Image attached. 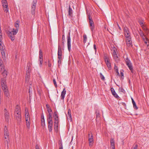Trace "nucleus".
<instances>
[{"instance_id":"f257e3e1","label":"nucleus","mask_w":149,"mask_h":149,"mask_svg":"<svg viewBox=\"0 0 149 149\" xmlns=\"http://www.w3.org/2000/svg\"><path fill=\"white\" fill-rule=\"evenodd\" d=\"M4 138L5 139H7L5 141V144L7 145L8 148V142L9 140V132L8 131V128L6 126L4 127Z\"/></svg>"},{"instance_id":"f03ea898","label":"nucleus","mask_w":149,"mask_h":149,"mask_svg":"<svg viewBox=\"0 0 149 149\" xmlns=\"http://www.w3.org/2000/svg\"><path fill=\"white\" fill-rule=\"evenodd\" d=\"M113 52L112 55L113 59L116 62V63H119L120 61V56L118 55V52L117 49L115 47L113 48Z\"/></svg>"},{"instance_id":"7ed1b4c3","label":"nucleus","mask_w":149,"mask_h":149,"mask_svg":"<svg viewBox=\"0 0 149 149\" xmlns=\"http://www.w3.org/2000/svg\"><path fill=\"white\" fill-rule=\"evenodd\" d=\"M18 31V29H13L11 31H8L7 33L10 38L12 41H13L15 39V35H16Z\"/></svg>"},{"instance_id":"20e7f679","label":"nucleus","mask_w":149,"mask_h":149,"mask_svg":"<svg viewBox=\"0 0 149 149\" xmlns=\"http://www.w3.org/2000/svg\"><path fill=\"white\" fill-rule=\"evenodd\" d=\"M32 67L31 66H27L26 71L25 77V81L26 83L29 82L30 77V72Z\"/></svg>"},{"instance_id":"39448f33","label":"nucleus","mask_w":149,"mask_h":149,"mask_svg":"<svg viewBox=\"0 0 149 149\" xmlns=\"http://www.w3.org/2000/svg\"><path fill=\"white\" fill-rule=\"evenodd\" d=\"M1 3L4 11L6 13L8 12L9 11V8L7 0H2Z\"/></svg>"},{"instance_id":"423d86ee","label":"nucleus","mask_w":149,"mask_h":149,"mask_svg":"<svg viewBox=\"0 0 149 149\" xmlns=\"http://www.w3.org/2000/svg\"><path fill=\"white\" fill-rule=\"evenodd\" d=\"M37 3V0H33L31 5V12L32 15H34L35 13L36 6Z\"/></svg>"},{"instance_id":"0eeeda50","label":"nucleus","mask_w":149,"mask_h":149,"mask_svg":"<svg viewBox=\"0 0 149 149\" xmlns=\"http://www.w3.org/2000/svg\"><path fill=\"white\" fill-rule=\"evenodd\" d=\"M67 46L68 50L70 52L71 50V38L70 36V33H69L68 36L67 37Z\"/></svg>"},{"instance_id":"6e6552de","label":"nucleus","mask_w":149,"mask_h":149,"mask_svg":"<svg viewBox=\"0 0 149 149\" xmlns=\"http://www.w3.org/2000/svg\"><path fill=\"white\" fill-rule=\"evenodd\" d=\"M39 61L40 62L39 64L41 65L42 64V63L43 61V60L42 51L41 49H40L39 50Z\"/></svg>"},{"instance_id":"1a4fd4ad","label":"nucleus","mask_w":149,"mask_h":149,"mask_svg":"<svg viewBox=\"0 0 149 149\" xmlns=\"http://www.w3.org/2000/svg\"><path fill=\"white\" fill-rule=\"evenodd\" d=\"M104 61L107 65H111L110 57L107 55H104Z\"/></svg>"},{"instance_id":"9d476101","label":"nucleus","mask_w":149,"mask_h":149,"mask_svg":"<svg viewBox=\"0 0 149 149\" xmlns=\"http://www.w3.org/2000/svg\"><path fill=\"white\" fill-rule=\"evenodd\" d=\"M125 41L126 44L128 47H130L132 45L131 38L125 39Z\"/></svg>"},{"instance_id":"9b49d317","label":"nucleus","mask_w":149,"mask_h":149,"mask_svg":"<svg viewBox=\"0 0 149 149\" xmlns=\"http://www.w3.org/2000/svg\"><path fill=\"white\" fill-rule=\"evenodd\" d=\"M0 50L3 57V56H4L5 55L6 50L4 47L2 45H0Z\"/></svg>"},{"instance_id":"f8f14e48","label":"nucleus","mask_w":149,"mask_h":149,"mask_svg":"<svg viewBox=\"0 0 149 149\" xmlns=\"http://www.w3.org/2000/svg\"><path fill=\"white\" fill-rule=\"evenodd\" d=\"M111 93L115 97L117 98V99H119L120 98L119 96L116 93L113 87L111 88Z\"/></svg>"},{"instance_id":"ddd939ff","label":"nucleus","mask_w":149,"mask_h":149,"mask_svg":"<svg viewBox=\"0 0 149 149\" xmlns=\"http://www.w3.org/2000/svg\"><path fill=\"white\" fill-rule=\"evenodd\" d=\"M68 116L67 117L68 119L69 120L70 122L72 121V119L71 115V111L70 109H68Z\"/></svg>"},{"instance_id":"4468645a","label":"nucleus","mask_w":149,"mask_h":149,"mask_svg":"<svg viewBox=\"0 0 149 149\" xmlns=\"http://www.w3.org/2000/svg\"><path fill=\"white\" fill-rule=\"evenodd\" d=\"M15 117L16 120L17 122L19 123L21 121V115H15Z\"/></svg>"},{"instance_id":"2eb2a0df","label":"nucleus","mask_w":149,"mask_h":149,"mask_svg":"<svg viewBox=\"0 0 149 149\" xmlns=\"http://www.w3.org/2000/svg\"><path fill=\"white\" fill-rule=\"evenodd\" d=\"M66 91L65 90V88H63V91L62 92L61 95V99L63 100H64L65 96V95L66 94Z\"/></svg>"},{"instance_id":"dca6fc26","label":"nucleus","mask_w":149,"mask_h":149,"mask_svg":"<svg viewBox=\"0 0 149 149\" xmlns=\"http://www.w3.org/2000/svg\"><path fill=\"white\" fill-rule=\"evenodd\" d=\"M58 58H61L62 51L61 48L58 45Z\"/></svg>"},{"instance_id":"f3484780","label":"nucleus","mask_w":149,"mask_h":149,"mask_svg":"<svg viewBox=\"0 0 149 149\" xmlns=\"http://www.w3.org/2000/svg\"><path fill=\"white\" fill-rule=\"evenodd\" d=\"M125 35L127 34H131L128 28L127 27H124L123 29Z\"/></svg>"},{"instance_id":"a211bd4d","label":"nucleus","mask_w":149,"mask_h":149,"mask_svg":"<svg viewBox=\"0 0 149 149\" xmlns=\"http://www.w3.org/2000/svg\"><path fill=\"white\" fill-rule=\"evenodd\" d=\"M4 116L6 119V121L8 123L9 122V113L8 112H6L4 113Z\"/></svg>"},{"instance_id":"6ab92c4d","label":"nucleus","mask_w":149,"mask_h":149,"mask_svg":"<svg viewBox=\"0 0 149 149\" xmlns=\"http://www.w3.org/2000/svg\"><path fill=\"white\" fill-rule=\"evenodd\" d=\"M88 20L90 26L94 25V22L92 20V17L90 16V15H88Z\"/></svg>"},{"instance_id":"aec40b11","label":"nucleus","mask_w":149,"mask_h":149,"mask_svg":"<svg viewBox=\"0 0 149 149\" xmlns=\"http://www.w3.org/2000/svg\"><path fill=\"white\" fill-rule=\"evenodd\" d=\"M125 60L127 65H131V61L126 56L125 58Z\"/></svg>"},{"instance_id":"412c9836","label":"nucleus","mask_w":149,"mask_h":149,"mask_svg":"<svg viewBox=\"0 0 149 149\" xmlns=\"http://www.w3.org/2000/svg\"><path fill=\"white\" fill-rule=\"evenodd\" d=\"M1 85L6 84V79L5 78H2L1 79Z\"/></svg>"},{"instance_id":"4be33fe9","label":"nucleus","mask_w":149,"mask_h":149,"mask_svg":"<svg viewBox=\"0 0 149 149\" xmlns=\"http://www.w3.org/2000/svg\"><path fill=\"white\" fill-rule=\"evenodd\" d=\"M65 42V38L64 35H63L62 37L61 45L62 46H64Z\"/></svg>"},{"instance_id":"5701e85b","label":"nucleus","mask_w":149,"mask_h":149,"mask_svg":"<svg viewBox=\"0 0 149 149\" xmlns=\"http://www.w3.org/2000/svg\"><path fill=\"white\" fill-rule=\"evenodd\" d=\"M139 34L140 36L142 38H143L144 37H146V35H144L143 32L142 31L141 29H139Z\"/></svg>"},{"instance_id":"b1692460","label":"nucleus","mask_w":149,"mask_h":149,"mask_svg":"<svg viewBox=\"0 0 149 149\" xmlns=\"http://www.w3.org/2000/svg\"><path fill=\"white\" fill-rule=\"evenodd\" d=\"M3 92L5 96L9 98L10 96V94L8 90L4 91Z\"/></svg>"},{"instance_id":"393cba45","label":"nucleus","mask_w":149,"mask_h":149,"mask_svg":"<svg viewBox=\"0 0 149 149\" xmlns=\"http://www.w3.org/2000/svg\"><path fill=\"white\" fill-rule=\"evenodd\" d=\"M19 21H17L15 23V26L16 28L15 29H18V30H19Z\"/></svg>"},{"instance_id":"a878e982","label":"nucleus","mask_w":149,"mask_h":149,"mask_svg":"<svg viewBox=\"0 0 149 149\" xmlns=\"http://www.w3.org/2000/svg\"><path fill=\"white\" fill-rule=\"evenodd\" d=\"M142 39L144 41L146 45H147V46H148L149 45L147 44V43H149L148 42L149 41L148 40V38H147L146 37L142 38Z\"/></svg>"},{"instance_id":"bb28decb","label":"nucleus","mask_w":149,"mask_h":149,"mask_svg":"<svg viewBox=\"0 0 149 149\" xmlns=\"http://www.w3.org/2000/svg\"><path fill=\"white\" fill-rule=\"evenodd\" d=\"M132 103L133 105L134 108L136 109H138V108L136 106V104L135 102H134V100L133 98H132Z\"/></svg>"},{"instance_id":"cd10ccee","label":"nucleus","mask_w":149,"mask_h":149,"mask_svg":"<svg viewBox=\"0 0 149 149\" xmlns=\"http://www.w3.org/2000/svg\"><path fill=\"white\" fill-rule=\"evenodd\" d=\"M1 86L2 87V88L3 91L8 90V87L6 84L3 85H1Z\"/></svg>"},{"instance_id":"c85d7f7f","label":"nucleus","mask_w":149,"mask_h":149,"mask_svg":"<svg viewBox=\"0 0 149 149\" xmlns=\"http://www.w3.org/2000/svg\"><path fill=\"white\" fill-rule=\"evenodd\" d=\"M72 14V10L70 6H69L68 9V14L69 15L71 16Z\"/></svg>"},{"instance_id":"c756f323","label":"nucleus","mask_w":149,"mask_h":149,"mask_svg":"<svg viewBox=\"0 0 149 149\" xmlns=\"http://www.w3.org/2000/svg\"><path fill=\"white\" fill-rule=\"evenodd\" d=\"M111 146H115V142L113 139L112 138L110 140Z\"/></svg>"},{"instance_id":"7c9ffc66","label":"nucleus","mask_w":149,"mask_h":149,"mask_svg":"<svg viewBox=\"0 0 149 149\" xmlns=\"http://www.w3.org/2000/svg\"><path fill=\"white\" fill-rule=\"evenodd\" d=\"M88 141L89 145L91 146H92L93 143V139H88Z\"/></svg>"},{"instance_id":"2f4dec72","label":"nucleus","mask_w":149,"mask_h":149,"mask_svg":"<svg viewBox=\"0 0 149 149\" xmlns=\"http://www.w3.org/2000/svg\"><path fill=\"white\" fill-rule=\"evenodd\" d=\"M26 122L27 128L29 130L30 126V121H26Z\"/></svg>"},{"instance_id":"473e14b6","label":"nucleus","mask_w":149,"mask_h":149,"mask_svg":"<svg viewBox=\"0 0 149 149\" xmlns=\"http://www.w3.org/2000/svg\"><path fill=\"white\" fill-rule=\"evenodd\" d=\"M46 107L47 109V111L48 113H50L52 112V110L50 108H49L48 104H47L46 105Z\"/></svg>"},{"instance_id":"72a5a7b5","label":"nucleus","mask_w":149,"mask_h":149,"mask_svg":"<svg viewBox=\"0 0 149 149\" xmlns=\"http://www.w3.org/2000/svg\"><path fill=\"white\" fill-rule=\"evenodd\" d=\"M114 69L115 70V71L116 72L117 74V76H120V74L119 73V72H118V67H117V66H115Z\"/></svg>"},{"instance_id":"f704fd0d","label":"nucleus","mask_w":149,"mask_h":149,"mask_svg":"<svg viewBox=\"0 0 149 149\" xmlns=\"http://www.w3.org/2000/svg\"><path fill=\"white\" fill-rule=\"evenodd\" d=\"M142 28L143 30L146 32V33L148 34L149 33V31L148 29L144 26H142Z\"/></svg>"},{"instance_id":"c9c22d12","label":"nucleus","mask_w":149,"mask_h":149,"mask_svg":"<svg viewBox=\"0 0 149 149\" xmlns=\"http://www.w3.org/2000/svg\"><path fill=\"white\" fill-rule=\"evenodd\" d=\"M53 125H48V128L49 129V131L50 132H52V130Z\"/></svg>"},{"instance_id":"e433bc0d","label":"nucleus","mask_w":149,"mask_h":149,"mask_svg":"<svg viewBox=\"0 0 149 149\" xmlns=\"http://www.w3.org/2000/svg\"><path fill=\"white\" fill-rule=\"evenodd\" d=\"M124 71L123 70H121L120 71V76L121 77V79H123L124 78V74H123Z\"/></svg>"},{"instance_id":"4c0bfd02","label":"nucleus","mask_w":149,"mask_h":149,"mask_svg":"<svg viewBox=\"0 0 149 149\" xmlns=\"http://www.w3.org/2000/svg\"><path fill=\"white\" fill-rule=\"evenodd\" d=\"M15 111H21L20 108V107L18 105H17L15 109Z\"/></svg>"},{"instance_id":"58836bf2","label":"nucleus","mask_w":149,"mask_h":149,"mask_svg":"<svg viewBox=\"0 0 149 149\" xmlns=\"http://www.w3.org/2000/svg\"><path fill=\"white\" fill-rule=\"evenodd\" d=\"M84 37V40H83V42L84 43H85L86 42L87 40V38L86 35L84 34L83 36Z\"/></svg>"},{"instance_id":"ea45409f","label":"nucleus","mask_w":149,"mask_h":149,"mask_svg":"<svg viewBox=\"0 0 149 149\" xmlns=\"http://www.w3.org/2000/svg\"><path fill=\"white\" fill-rule=\"evenodd\" d=\"M25 118L26 121H30V118L29 115H27L26 116H25Z\"/></svg>"},{"instance_id":"a19ab883","label":"nucleus","mask_w":149,"mask_h":149,"mask_svg":"<svg viewBox=\"0 0 149 149\" xmlns=\"http://www.w3.org/2000/svg\"><path fill=\"white\" fill-rule=\"evenodd\" d=\"M90 134H91V136H90V134H88V139H93V135L92 134V133L91 132H90Z\"/></svg>"},{"instance_id":"79ce46f5","label":"nucleus","mask_w":149,"mask_h":149,"mask_svg":"<svg viewBox=\"0 0 149 149\" xmlns=\"http://www.w3.org/2000/svg\"><path fill=\"white\" fill-rule=\"evenodd\" d=\"M41 122H45V120L44 118V116H43V114L42 113V115L41 116Z\"/></svg>"},{"instance_id":"37998d69","label":"nucleus","mask_w":149,"mask_h":149,"mask_svg":"<svg viewBox=\"0 0 149 149\" xmlns=\"http://www.w3.org/2000/svg\"><path fill=\"white\" fill-rule=\"evenodd\" d=\"M128 66L129 69L131 70L132 73H134V70L132 66Z\"/></svg>"},{"instance_id":"c03bdc74","label":"nucleus","mask_w":149,"mask_h":149,"mask_svg":"<svg viewBox=\"0 0 149 149\" xmlns=\"http://www.w3.org/2000/svg\"><path fill=\"white\" fill-rule=\"evenodd\" d=\"M125 39H128L131 38V34H127V35H125Z\"/></svg>"},{"instance_id":"a18cd8bd","label":"nucleus","mask_w":149,"mask_h":149,"mask_svg":"<svg viewBox=\"0 0 149 149\" xmlns=\"http://www.w3.org/2000/svg\"><path fill=\"white\" fill-rule=\"evenodd\" d=\"M21 112L20 111H15V115H21Z\"/></svg>"},{"instance_id":"49530a36","label":"nucleus","mask_w":149,"mask_h":149,"mask_svg":"<svg viewBox=\"0 0 149 149\" xmlns=\"http://www.w3.org/2000/svg\"><path fill=\"white\" fill-rule=\"evenodd\" d=\"M100 75L101 79L102 80H104L105 78L104 76L102 75V74L100 73Z\"/></svg>"},{"instance_id":"de8ad7c7","label":"nucleus","mask_w":149,"mask_h":149,"mask_svg":"<svg viewBox=\"0 0 149 149\" xmlns=\"http://www.w3.org/2000/svg\"><path fill=\"white\" fill-rule=\"evenodd\" d=\"M58 125H54V129L55 131L58 130Z\"/></svg>"},{"instance_id":"09e8293b","label":"nucleus","mask_w":149,"mask_h":149,"mask_svg":"<svg viewBox=\"0 0 149 149\" xmlns=\"http://www.w3.org/2000/svg\"><path fill=\"white\" fill-rule=\"evenodd\" d=\"M27 115H29V113L28 110L27 109H26L25 108V116H26Z\"/></svg>"},{"instance_id":"8fccbe9b","label":"nucleus","mask_w":149,"mask_h":149,"mask_svg":"<svg viewBox=\"0 0 149 149\" xmlns=\"http://www.w3.org/2000/svg\"><path fill=\"white\" fill-rule=\"evenodd\" d=\"M53 83H54V84L55 85V87L56 88L57 87V85L56 84V81L55 80V79H54L53 80Z\"/></svg>"},{"instance_id":"3c124183","label":"nucleus","mask_w":149,"mask_h":149,"mask_svg":"<svg viewBox=\"0 0 149 149\" xmlns=\"http://www.w3.org/2000/svg\"><path fill=\"white\" fill-rule=\"evenodd\" d=\"M2 34H0V45H2Z\"/></svg>"},{"instance_id":"603ef678","label":"nucleus","mask_w":149,"mask_h":149,"mask_svg":"<svg viewBox=\"0 0 149 149\" xmlns=\"http://www.w3.org/2000/svg\"><path fill=\"white\" fill-rule=\"evenodd\" d=\"M143 21H140L139 22V23L141 27L144 26V25L143 24Z\"/></svg>"},{"instance_id":"864d4df0","label":"nucleus","mask_w":149,"mask_h":149,"mask_svg":"<svg viewBox=\"0 0 149 149\" xmlns=\"http://www.w3.org/2000/svg\"><path fill=\"white\" fill-rule=\"evenodd\" d=\"M58 120L54 121V125H58Z\"/></svg>"},{"instance_id":"5fc2aeb1","label":"nucleus","mask_w":149,"mask_h":149,"mask_svg":"<svg viewBox=\"0 0 149 149\" xmlns=\"http://www.w3.org/2000/svg\"><path fill=\"white\" fill-rule=\"evenodd\" d=\"M61 58H58V65L61 64Z\"/></svg>"},{"instance_id":"6e6d98bb","label":"nucleus","mask_w":149,"mask_h":149,"mask_svg":"<svg viewBox=\"0 0 149 149\" xmlns=\"http://www.w3.org/2000/svg\"><path fill=\"white\" fill-rule=\"evenodd\" d=\"M92 31H93L94 29V25L90 26Z\"/></svg>"},{"instance_id":"4d7b16f0","label":"nucleus","mask_w":149,"mask_h":149,"mask_svg":"<svg viewBox=\"0 0 149 149\" xmlns=\"http://www.w3.org/2000/svg\"><path fill=\"white\" fill-rule=\"evenodd\" d=\"M54 117H56L58 116V115L56 111L54 112V115L53 116Z\"/></svg>"},{"instance_id":"13d9d810","label":"nucleus","mask_w":149,"mask_h":149,"mask_svg":"<svg viewBox=\"0 0 149 149\" xmlns=\"http://www.w3.org/2000/svg\"><path fill=\"white\" fill-rule=\"evenodd\" d=\"M47 121L48 122V121L51 122V121H52V118H47Z\"/></svg>"},{"instance_id":"bf43d9fd","label":"nucleus","mask_w":149,"mask_h":149,"mask_svg":"<svg viewBox=\"0 0 149 149\" xmlns=\"http://www.w3.org/2000/svg\"><path fill=\"white\" fill-rule=\"evenodd\" d=\"M48 113H49V117L48 118H52V114L50 113V112Z\"/></svg>"},{"instance_id":"052dcab7","label":"nucleus","mask_w":149,"mask_h":149,"mask_svg":"<svg viewBox=\"0 0 149 149\" xmlns=\"http://www.w3.org/2000/svg\"><path fill=\"white\" fill-rule=\"evenodd\" d=\"M54 121L58 120V116L54 117Z\"/></svg>"},{"instance_id":"680f3d73","label":"nucleus","mask_w":149,"mask_h":149,"mask_svg":"<svg viewBox=\"0 0 149 149\" xmlns=\"http://www.w3.org/2000/svg\"><path fill=\"white\" fill-rule=\"evenodd\" d=\"M93 48H94V49H95V52H96L97 48H96V45L95 44H94L93 45Z\"/></svg>"},{"instance_id":"e2e57ef3","label":"nucleus","mask_w":149,"mask_h":149,"mask_svg":"<svg viewBox=\"0 0 149 149\" xmlns=\"http://www.w3.org/2000/svg\"><path fill=\"white\" fill-rule=\"evenodd\" d=\"M48 125H53V121H48Z\"/></svg>"},{"instance_id":"0e129e2a","label":"nucleus","mask_w":149,"mask_h":149,"mask_svg":"<svg viewBox=\"0 0 149 149\" xmlns=\"http://www.w3.org/2000/svg\"><path fill=\"white\" fill-rule=\"evenodd\" d=\"M41 125L43 127H44L45 125V122H41Z\"/></svg>"},{"instance_id":"69168bd1","label":"nucleus","mask_w":149,"mask_h":149,"mask_svg":"<svg viewBox=\"0 0 149 149\" xmlns=\"http://www.w3.org/2000/svg\"><path fill=\"white\" fill-rule=\"evenodd\" d=\"M3 65V61L1 58H0V65Z\"/></svg>"},{"instance_id":"338daca9","label":"nucleus","mask_w":149,"mask_h":149,"mask_svg":"<svg viewBox=\"0 0 149 149\" xmlns=\"http://www.w3.org/2000/svg\"><path fill=\"white\" fill-rule=\"evenodd\" d=\"M138 147V145L137 144H136L135 146L134 147L133 149H137Z\"/></svg>"},{"instance_id":"774afa93","label":"nucleus","mask_w":149,"mask_h":149,"mask_svg":"<svg viewBox=\"0 0 149 149\" xmlns=\"http://www.w3.org/2000/svg\"><path fill=\"white\" fill-rule=\"evenodd\" d=\"M119 90L121 92H123V91H124L123 89L122 88H120L119 89Z\"/></svg>"}]
</instances>
